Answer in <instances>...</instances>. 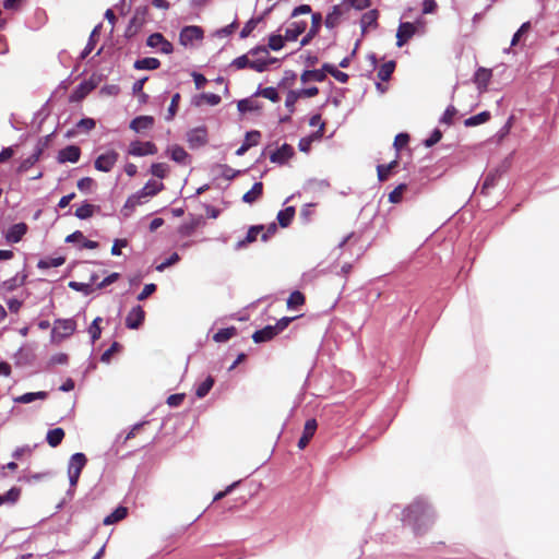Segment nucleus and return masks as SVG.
I'll list each match as a JSON object with an SVG mask.
<instances>
[{"label": "nucleus", "mask_w": 559, "mask_h": 559, "mask_svg": "<svg viewBox=\"0 0 559 559\" xmlns=\"http://www.w3.org/2000/svg\"><path fill=\"white\" fill-rule=\"evenodd\" d=\"M403 521L412 526L415 534L423 535L431 526L433 519L429 508L420 501L409 504L403 512Z\"/></svg>", "instance_id": "nucleus-1"}, {"label": "nucleus", "mask_w": 559, "mask_h": 559, "mask_svg": "<svg viewBox=\"0 0 559 559\" xmlns=\"http://www.w3.org/2000/svg\"><path fill=\"white\" fill-rule=\"evenodd\" d=\"M76 330V322L74 319H57L53 322L51 331V341L59 343L62 340L71 336Z\"/></svg>", "instance_id": "nucleus-2"}, {"label": "nucleus", "mask_w": 559, "mask_h": 559, "mask_svg": "<svg viewBox=\"0 0 559 559\" xmlns=\"http://www.w3.org/2000/svg\"><path fill=\"white\" fill-rule=\"evenodd\" d=\"M86 456L85 454L78 452L74 453L68 464V477L70 481V486L74 488L78 485L80 475L84 466L86 465Z\"/></svg>", "instance_id": "nucleus-3"}, {"label": "nucleus", "mask_w": 559, "mask_h": 559, "mask_svg": "<svg viewBox=\"0 0 559 559\" xmlns=\"http://www.w3.org/2000/svg\"><path fill=\"white\" fill-rule=\"evenodd\" d=\"M248 55L251 56H259L262 55V57H258L254 60H250V69L254 70L257 72H263L267 69V66L275 62V58L269 57V50L264 46H259L255 48H252L249 50Z\"/></svg>", "instance_id": "nucleus-4"}, {"label": "nucleus", "mask_w": 559, "mask_h": 559, "mask_svg": "<svg viewBox=\"0 0 559 559\" xmlns=\"http://www.w3.org/2000/svg\"><path fill=\"white\" fill-rule=\"evenodd\" d=\"M204 32L199 26H186L179 35L180 44L185 47H195L203 39Z\"/></svg>", "instance_id": "nucleus-5"}, {"label": "nucleus", "mask_w": 559, "mask_h": 559, "mask_svg": "<svg viewBox=\"0 0 559 559\" xmlns=\"http://www.w3.org/2000/svg\"><path fill=\"white\" fill-rule=\"evenodd\" d=\"M118 157H119V154L114 151V150H109L107 151L106 153L104 154H100L96 159H95V168L99 171H103V173H108L110 171L114 166L116 165L117 160H118Z\"/></svg>", "instance_id": "nucleus-6"}, {"label": "nucleus", "mask_w": 559, "mask_h": 559, "mask_svg": "<svg viewBox=\"0 0 559 559\" xmlns=\"http://www.w3.org/2000/svg\"><path fill=\"white\" fill-rule=\"evenodd\" d=\"M146 45L157 49L159 52L168 55L173 52V45L160 33H154L147 37Z\"/></svg>", "instance_id": "nucleus-7"}, {"label": "nucleus", "mask_w": 559, "mask_h": 559, "mask_svg": "<svg viewBox=\"0 0 559 559\" xmlns=\"http://www.w3.org/2000/svg\"><path fill=\"white\" fill-rule=\"evenodd\" d=\"M157 152L156 145L153 142L133 141L129 145L128 153L132 156H146L154 155Z\"/></svg>", "instance_id": "nucleus-8"}, {"label": "nucleus", "mask_w": 559, "mask_h": 559, "mask_svg": "<svg viewBox=\"0 0 559 559\" xmlns=\"http://www.w3.org/2000/svg\"><path fill=\"white\" fill-rule=\"evenodd\" d=\"M347 7L343 3L334 5L325 16L324 24L328 28H334L341 23L343 15L347 14Z\"/></svg>", "instance_id": "nucleus-9"}, {"label": "nucleus", "mask_w": 559, "mask_h": 559, "mask_svg": "<svg viewBox=\"0 0 559 559\" xmlns=\"http://www.w3.org/2000/svg\"><path fill=\"white\" fill-rule=\"evenodd\" d=\"M147 198H150V195H146L143 188L141 190H139L138 192L133 193L132 195H130L127 199L123 210H122L124 216H129L134 211V209L138 205H141L142 203H144L145 199H147Z\"/></svg>", "instance_id": "nucleus-10"}, {"label": "nucleus", "mask_w": 559, "mask_h": 559, "mask_svg": "<svg viewBox=\"0 0 559 559\" xmlns=\"http://www.w3.org/2000/svg\"><path fill=\"white\" fill-rule=\"evenodd\" d=\"M317 428H318V424L314 418L308 419L305 423L302 435L298 441V448L300 450L305 449L309 444L310 440L312 439V437L314 436V433L317 431Z\"/></svg>", "instance_id": "nucleus-11"}, {"label": "nucleus", "mask_w": 559, "mask_h": 559, "mask_svg": "<svg viewBox=\"0 0 559 559\" xmlns=\"http://www.w3.org/2000/svg\"><path fill=\"white\" fill-rule=\"evenodd\" d=\"M187 141L192 147H198L207 142V129L205 127H199L190 130L187 134Z\"/></svg>", "instance_id": "nucleus-12"}, {"label": "nucleus", "mask_w": 559, "mask_h": 559, "mask_svg": "<svg viewBox=\"0 0 559 559\" xmlns=\"http://www.w3.org/2000/svg\"><path fill=\"white\" fill-rule=\"evenodd\" d=\"M415 32L416 27L412 23H401L396 33V46L402 47L405 45L414 36Z\"/></svg>", "instance_id": "nucleus-13"}, {"label": "nucleus", "mask_w": 559, "mask_h": 559, "mask_svg": "<svg viewBox=\"0 0 559 559\" xmlns=\"http://www.w3.org/2000/svg\"><path fill=\"white\" fill-rule=\"evenodd\" d=\"M81 156V150L76 145H69L58 153V162L60 164L70 162V163H76L80 159Z\"/></svg>", "instance_id": "nucleus-14"}, {"label": "nucleus", "mask_w": 559, "mask_h": 559, "mask_svg": "<svg viewBox=\"0 0 559 559\" xmlns=\"http://www.w3.org/2000/svg\"><path fill=\"white\" fill-rule=\"evenodd\" d=\"M145 312L142 309L141 306L133 307L127 318H126V325L129 329H138L144 321Z\"/></svg>", "instance_id": "nucleus-15"}, {"label": "nucleus", "mask_w": 559, "mask_h": 559, "mask_svg": "<svg viewBox=\"0 0 559 559\" xmlns=\"http://www.w3.org/2000/svg\"><path fill=\"white\" fill-rule=\"evenodd\" d=\"M321 24H322L321 13H319V12L313 13L311 16V26H310L308 33L302 37V39L300 41L301 46L308 45L312 40V38H314L318 35V33L321 28Z\"/></svg>", "instance_id": "nucleus-16"}, {"label": "nucleus", "mask_w": 559, "mask_h": 559, "mask_svg": "<svg viewBox=\"0 0 559 559\" xmlns=\"http://www.w3.org/2000/svg\"><path fill=\"white\" fill-rule=\"evenodd\" d=\"M294 155V148L292 145L284 143L281 147L274 151L270 159L272 163L285 164Z\"/></svg>", "instance_id": "nucleus-17"}, {"label": "nucleus", "mask_w": 559, "mask_h": 559, "mask_svg": "<svg viewBox=\"0 0 559 559\" xmlns=\"http://www.w3.org/2000/svg\"><path fill=\"white\" fill-rule=\"evenodd\" d=\"M27 226L24 223L14 224L5 233V240L10 243L19 242L26 234Z\"/></svg>", "instance_id": "nucleus-18"}, {"label": "nucleus", "mask_w": 559, "mask_h": 559, "mask_svg": "<svg viewBox=\"0 0 559 559\" xmlns=\"http://www.w3.org/2000/svg\"><path fill=\"white\" fill-rule=\"evenodd\" d=\"M379 11L372 9L362 14L360 19L361 32L366 33L368 28L378 27Z\"/></svg>", "instance_id": "nucleus-19"}, {"label": "nucleus", "mask_w": 559, "mask_h": 559, "mask_svg": "<svg viewBox=\"0 0 559 559\" xmlns=\"http://www.w3.org/2000/svg\"><path fill=\"white\" fill-rule=\"evenodd\" d=\"M307 28L306 21L293 22L285 31V39L288 41L296 40Z\"/></svg>", "instance_id": "nucleus-20"}, {"label": "nucleus", "mask_w": 559, "mask_h": 559, "mask_svg": "<svg viewBox=\"0 0 559 559\" xmlns=\"http://www.w3.org/2000/svg\"><path fill=\"white\" fill-rule=\"evenodd\" d=\"M26 275L25 274H15L13 277L3 281L0 284V290L4 293H11L16 288L23 286L25 284Z\"/></svg>", "instance_id": "nucleus-21"}, {"label": "nucleus", "mask_w": 559, "mask_h": 559, "mask_svg": "<svg viewBox=\"0 0 559 559\" xmlns=\"http://www.w3.org/2000/svg\"><path fill=\"white\" fill-rule=\"evenodd\" d=\"M154 126V118L152 116H139L130 122V129L134 132L140 133L144 130H148Z\"/></svg>", "instance_id": "nucleus-22"}, {"label": "nucleus", "mask_w": 559, "mask_h": 559, "mask_svg": "<svg viewBox=\"0 0 559 559\" xmlns=\"http://www.w3.org/2000/svg\"><path fill=\"white\" fill-rule=\"evenodd\" d=\"M277 334H280V333L274 325H266L263 329L255 331L252 335V340L255 343H263V342L271 341Z\"/></svg>", "instance_id": "nucleus-23"}, {"label": "nucleus", "mask_w": 559, "mask_h": 559, "mask_svg": "<svg viewBox=\"0 0 559 559\" xmlns=\"http://www.w3.org/2000/svg\"><path fill=\"white\" fill-rule=\"evenodd\" d=\"M265 229L263 225H254L251 226L246 235V237L239 240L236 245L238 249L245 248L248 245L254 242L258 236Z\"/></svg>", "instance_id": "nucleus-24"}, {"label": "nucleus", "mask_w": 559, "mask_h": 559, "mask_svg": "<svg viewBox=\"0 0 559 559\" xmlns=\"http://www.w3.org/2000/svg\"><path fill=\"white\" fill-rule=\"evenodd\" d=\"M263 195V183L261 181L255 182L252 188L242 195V201L248 204H252L260 200Z\"/></svg>", "instance_id": "nucleus-25"}, {"label": "nucleus", "mask_w": 559, "mask_h": 559, "mask_svg": "<svg viewBox=\"0 0 559 559\" xmlns=\"http://www.w3.org/2000/svg\"><path fill=\"white\" fill-rule=\"evenodd\" d=\"M170 158L181 165H187L189 162L188 153L179 145H173L167 150Z\"/></svg>", "instance_id": "nucleus-26"}, {"label": "nucleus", "mask_w": 559, "mask_h": 559, "mask_svg": "<svg viewBox=\"0 0 559 559\" xmlns=\"http://www.w3.org/2000/svg\"><path fill=\"white\" fill-rule=\"evenodd\" d=\"M295 213H296V210L294 206H287L284 210H281L277 213V222H278L280 226L283 228L288 227L295 217Z\"/></svg>", "instance_id": "nucleus-27"}, {"label": "nucleus", "mask_w": 559, "mask_h": 559, "mask_svg": "<svg viewBox=\"0 0 559 559\" xmlns=\"http://www.w3.org/2000/svg\"><path fill=\"white\" fill-rule=\"evenodd\" d=\"M160 66V61L157 58L145 57L134 62L136 70H155Z\"/></svg>", "instance_id": "nucleus-28"}, {"label": "nucleus", "mask_w": 559, "mask_h": 559, "mask_svg": "<svg viewBox=\"0 0 559 559\" xmlns=\"http://www.w3.org/2000/svg\"><path fill=\"white\" fill-rule=\"evenodd\" d=\"M93 88H94V85L91 83H87V82L81 83L71 94L70 100L71 102L82 100Z\"/></svg>", "instance_id": "nucleus-29"}, {"label": "nucleus", "mask_w": 559, "mask_h": 559, "mask_svg": "<svg viewBox=\"0 0 559 559\" xmlns=\"http://www.w3.org/2000/svg\"><path fill=\"white\" fill-rule=\"evenodd\" d=\"M47 395L48 394L45 391L29 392V393H25L23 395L15 397L14 402L21 403V404H28V403L34 402L35 400H45V399H47Z\"/></svg>", "instance_id": "nucleus-30"}, {"label": "nucleus", "mask_w": 559, "mask_h": 559, "mask_svg": "<svg viewBox=\"0 0 559 559\" xmlns=\"http://www.w3.org/2000/svg\"><path fill=\"white\" fill-rule=\"evenodd\" d=\"M64 438V431L62 428L50 429L47 432L46 440L48 444L52 448L58 447Z\"/></svg>", "instance_id": "nucleus-31"}, {"label": "nucleus", "mask_w": 559, "mask_h": 559, "mask_svg": "<svg viewBox=\"0 0 559 559\" xmlns=\"http://www.w3.org/2000/svg\"><path fill=\"white\" fill-rule=\"evenodd\" d=\"M300 79L304 83H306L310 80H313L317 82H323L326 79V71H324L323 68L320 70H318V69L307 70L301 74Z\"/></svg>", "instance_id": "nucleus-32"}, {"label": "nucleus", "mask_w": 559, "mask_h": 559, "mask_svg": "<svg viewBox=\"0 0 559 559\" xmlns=\"http://www.w3.org/2000/svg\"><path fill=\"white\" fill-rule=\"evenodd\" d=\"M127 513H128V510L127 508L124 507H118L115 511H112L110 514H108L103 523L105 525H111V524H115L119 521H121L122 519H124L127 516Z\"/></svg>", "instance_id": "nucleus-33"}, {"label": "nucleus", "mask_w": 559, "mask_h": 559, "mask_svg": "<svg viewBox=\"0 0 559 559\" xmlns=\"http://www.w3.org/2000/svg\"><path fill=\"white\" fill-rule=\"evenodd\" d=\"M399 162L397 159L392 160L388 165H378L377 166V173H378V179L379 181L383 182L389 179L390 174L392 170L397 166Z\"/></svg>", "instance_id": "nucleus-34"}, {"label": "nucleus", "mask_w": 559, "mask_h": 559, "mask_svg": "<svg viewBox=\"0 0 559 559\" xmlns=\"http://www.w3.org/2000/svg\"><path fill=\"white\" fill-rule=\"evenodd\" d=\"M491 78V70L479 68L476 73L474 81L478 85V87H486Z\"/></svg>", "instance_id": "nucleus-35"}, {"label": "nucleus", "mask_w": 559, "mask_h": 559, "mask_svg": "<svg viewBox=\"0 0 559 559\" xmlns=\"http://www.w3.org/2000/svg\"><path fill=\"white\" fill-rule=\"evenodd\" d=\"M237 334V329L235 326H229L225 329H221L213 335V340L218 343L226 342L234 337Z\"/></svg>", "instance_id": "nucleus-36"}, {"label": "nucleus", "mask_w": 559, "mask_h": 559, "mask_svg": "<svg viewBox=\"0 0 559 559\" xmlns=\"http://www.w3.org/2000/svg\"><path fill=\"white\" fill-rule=\"evenodd\" d=\"M21 495V489L17 487H12L5 493L0 495V506L4 503L14 504Z\"/></svg>", "instance_id": "nucleus-37"}, {"label": "nucleus", "mask_w": 559, "mask_h": 559, "mask_svg": "<svg viewBox=\"0 0 559 559\" xmlns=\"http://www.w3.org/2000/svg\"><path fill=\"white\" fill-rule=\"evenodd\" d=\"M395 61H388L383 64H381V67L379 68L378 70V78L381 80V81H389L392 73L394 72L395 70Z\"/></svg>", "instance_id": "nucleus-38"}, {"label": "nucleus", "mask_w": 559, "mask_h": 559, "mask_svg": "<svg viewBox=\"0 0 559 559\" xmlns=\"http://www.w3.org/2000/svg\"><path fill=\"white\" fill-rule=\"evenodd\" d=\"M490 112L489 111H481L475 116H472L469 118H467L465 121H464V124L466 127H475V126H478V124H481V123H485L487 122L489 119H490Z\"/></svg>", "instance_id": "nucleus-39"}, {"label": "nucleus", "mask_w": 559, "mask_h": 559, "mask_svg": "<svg viewBox=\"0 0 559 559\" xmlns=\"http://www.w3.org/2000/svg\"><path fill=\"white\" fill-rule=\"evenodd\" d=\"M323 70L326 71V73L331 74L336 81L341 83H346L349 79L347 73L337 70L333 64L324 63Z\"/></svg>", "instance_id": "nucleus-40"}, {"label": "nucleus", "mask_w": 559, "mask_h": 559, "mask_svg": "<svg viewBox=\"0 0 559 559\" xmlns=\"http://www.w3.org/2000/svg\"><path fill=\"white\" fill-rule=\"evenodd\" d=\"M305 302H306L305 295L299 290H295L289 295V297L287 299V308L295 309L297 307L305 305Z\"/></svg>", "instance_id": "nucleus-41"}, {"label": "nucleus", "mask_w": 559, "mask_h": 559, "mask_svg": "<svg viewBox=\"0 0 559 559\" xmlns=\"http://www.w3.org/2000/svg\"><path fill=\"white\" fill-rule=\"evenodd\" d=\"M238 110L242 114L248 111H255L261 108L260 104L251 98L241 99L238 102Z\"/></svg>", "instance_id": "nucleus-42"}, {"label": "nucleus", "mask_w": 559, "mask_h": 559, "mask_svg": "<svg viewBox=\"0 0 559 559\" xmlns=\"http://www.w3.org/2000/svg\"><path fill=\"white\" fill-rule=\"evenodd\" d=\"M64 263V259L61 257L41 259L37 263V267L40 270H47L50 267H58Z\"/></svg>", "instance_id": "nucleus-43"}, {"label": "nucleus", "mask_w": 559, "mask_h": 559, "mask_svg": "<svg viewBox=\"0 0 559 559\" xmlns=\"http://www.w3.org/2000/svg\"><path fill=\"white\" fill-rule=\"evenodd\" d=\"M41 154V150L38 148L34 154H32L31 156H28L27 158H25L19 166L17 168V171L19 173H25L33 165H35L38 159H39V156Z\"/></svg>", "instance_id": "nucleus-44"}, {"label": "nucleus", "mask_w": 559, "mask_h": 559, "mask_svg": "<svg viewBox=\"0 0 559 559\" xmlns=\"http://www.w3.org/2000/svg\"><path fill=\"white\" fill-rule=\"evenodd\" d=\"M309 124L311 127L319 126V129L313 133V138L316 140H320L323 136L324 131H325V123L322 121L321 115H319V114L313 115L309 120Z\"/></svg>", "instance_id": "nucleus-45"}, {"label": "nucleus", "mask_w": 559, "mask_h": 559, "mask_svg": "<svg viewBox=\"0 0 559 559\" xmlns=\"http://www.w3.org/2000/svg\"><path fill=\"white\" fill-rule=\"evenodd\" d=\"M180 98H181V96L179 93H176L173 95L170 105H169V107L167 109V114L165 116V119L167 121H171L175 118V116L178 111V108H179Z\"/></svg>", "instance_id": "nucleus-46"}, {"label": "nucleus", "mask_w": 559, "mask_h": 559, "mask_svg": "<svg viewBox=\"0 0 559 559\" xmlns=\"http://www.w3.org/2000/svg\"><path fill=\"white\" fill-rule=\"evenodd\" d=\"M163 189H164L163 182L156 181V180H148L145 183V186L143 187V190L145 191L146 195H150V198L156 195Z\"/></svg>", "instance_id": "nucleus-47"}, {"label": "nucleus", "mask_w": 559, "mask_h": 559, "mask_svg": "<svg viewBox=\"0 0 559 559\" xmlns=\"http://www.w3.org/2000/svg\"><path fill=\"white\" fill-rule=\"evenodd\" d=\"M532 29L531 22H524L520 28L515 32V34L512 37L511 46H516L523 38L524 35H526Z\"/></svg>", "instance_id": "nucleus-48"}, {"label": "nucleus", "mask_w": 559, "mask_h": 559, "mask_svg": "<svg viewBox=\"0 0 559 559\" xmlns=\"http://www.w3.org/2000/svg\"><path fill=\"white\" fill-rule=\"evenodd\" d=\"M343 2L347 7L348 12L352 8L361 11L371 5V0H345Z\"/></svg>", "instance_id": "nucleus-49"}, {"label": "nucleus", "mask_w": 559, "mask_h": 559, "mask_svg": "<svg viewBox=\"0 0 559 559\" xmlns=\"http://www.w3.org/2000/svg\"><path fill=\"white\" fill-rule=\"evenodd\" d=\"M94 214V205L84 203L75 211V216L80 219L90 218Z\"/></svg>", "instance_id": "nucleus-50"}, {"label": "nucleus", "mask_w": 559, "mask_h": 559, "mask_svg": "<svg viewBox=\"0 0 559 559\" xmlns=\"http://www.w3.org/2000/svg\"><path fill=\"white\" fill-rule=\"evenodd\" d=\"M285 36L272 34L269 37L267 47L274 51H277L284 47Z\"/></svg>", "instance_id": "nucleus-51"}, {"label": "nucleus", "mask_w": 559, "mask_h": 559, "mask_svg": "<svg viewBox=\"0 0 559 559\" xmlns=\"http://www.w3.org/2000/svg\"><path fill=\"white\" fill-rule=\"evenodd\" d=\"M99 28H100V25H97V26L93 29V32H92V34H91V36H90V38H88V41H87V44H86L85 48H84V49H83V51L81 52V58H82V59L86 58V57L92 52V50L94 49V47H95V43H96V41H95V36H96V34L99 32Z\"/></svg>", "instance_id": "nucleus-52"}, {"label": "nucleus", "mask_w": 559, "mask_h": 559, "mask_svg": "<svg viewBox=\"0 0 559 559\" xmlns=\"http://www.w3.org/2000/svg\"><path fill=\"white\" fill-rule=\"evenodd\" d=\"M257 95H260L273 103H276L280 100V95H278V92L275 87H264L262 90H260Z\"/></svg>", "instance_id": "nucleus-53"}, {"label": "nucleus", "mask_w": 559, "mask_h": 559, "mask_svg": "<svg viewBox=\"0 0 559 559\" xmlns=\"http://www.w3.org/2000/svg\"><path fill=\"white\" fill-rule=\"evenodd\" d=\"M168 165L165 163H155L151 166V173L153 176L160 179L165 178L168 174Z\"/></svg>", "instance_id": "nucleus-54"}, {"label": "nucleus", "mask_w": 559, "mask_h": 559, "mask_svg": "<svg viewBox=\"0 0 559 559\" xmlns=\"http://www.w3.org/2000/svg\"><path fill=\"white\" fill-rule=\"evenodd\" d=\"M407 189L406 183H401L393 191L389 193V201L391 203H399L402 200L404 191Z\"/></svg>", "instance_id": "nucleus-55"}, {"label": "nucleus", "mask_w": 559, "mask_h": 559, "mask_svg": "<svg viewBox=\"0 0 559 559\" xmlns=\"http://www.w3.org/2000/svg\"><path fill=\"white\" fill-rule=\"evenodd\" d=\"M456 114L457 110L453 105L448 106L440 119V122L451 126Z\"/></svg>", "instance_id": "nucleus-56"}, {"label": "nucleus", "mask_w": 559, "mask_h": 559, "mask_svg": "<svg viewBox=\"0 0 559 559\" xmlns=\"http://www.w3.org/2000/svg\"><path fill=\"white\" fill-rule=\"evenodd\" d=\"M261 140V132L258 130H252L246 133V138L243 141L245 145H249V148L253 145H257Z\"/></svg>", "instance_id": "nucleus-57"}, {"label": "nucleus", "mask_w": 559, "mask_h": 559, "mask_svg": "<svg viewBox=\"0 0 559 559\" xmlns=\"http://www.w3.org/2000/svg\"><path fill=\"white\" fill-rule=\"evenodd\" d=\"M102 322V318L97 317L94 319L92 324L88 326V334L91 335L92 342L94 343L96 340L100 336V326L99 323Z\"/></svg>", "instance_id": "nucleus-58"}, {"label": "nucleus", "mask_w": 559, "mask_h": 559, "mask_svg": "<svg viewBox=\"0 0 559 559\" xmlns=\"http://www.w3.org/2000/svg\"><path fill=\"white\" fill-rule=\"evenodd\" d=\"M260 19H250L240 31V38H247L257 27Z\"/></svg>", "instance_id": "nucleus-59"}, {"label": "nucleus", "mask_w": 559, "mask_h": 559, "mask_svg": "<svg viewBox=\"0 0 559 559\" xmlns=\"http://www.w3.org/2000/svg\"><path fill=\"white\" fill-rule=\"evenodd\" d=\"M300 97V94L295 91H289L286 99H285V106L289 110V112H294L295 110V104L297 103L298 98Z\"/></svg>", "instance_id": "nucleus-60"}, {"label": "nucleus", "mask_w": 559, "mask_h": 559, "mask_svg": "<svg viewBox=\"0 0 559 559\" xmlns=\"http://www.w3.org/2000/svg\"><path fill=\"white\" fill-rule=\"evenodd\" d=\"M210 392V376L206 377L195 389V395L199 399L204 397Z\"/></svg>", "instance_id": "nucleus-61"}, {"label": "nucleus", "mask_w": 559, "mask_h": 559, "mask_svg": "<svg viewBox=\"0 0 559 559\" xmlns=\"http://www.w3.org/2000/svg\"><path fill=\"white\" fill-rule=\"evenodd\" d=\"M206 104H210V95L205 93L197 94L191 98L192 106L201 107Z\"/></svg>", "instance_id": "nucleus-62"}, {"label": "nucleus", "mask_w": 559, "mask_h": 559, "mask_svg": "<svg viewBox=\"0 0 559 559\" xmlns=\"http://www.w3.org/2000/svg\"><path fill=\"white\" fill-rule=\"evenodd\" d=\"M408 141L409 135L407 133H399L394 139L393 145L396 148V151H400L401 148L407 145Z\"/></svg>", "instance_id": "nucleus-63"}, {"label": "nucleus", "mask_w": 559, "mask_h": 559, "mask_svg": "<svg viewBox=\"0 0 559 559\" xmlns=\"http://www.w3.org/2000/svg\"><path fill=\"white\" fill-rule=\"evenodd\" d=\"M442 138V132L439 129H435L430 136L425 140V146L431 147L437 144Z\"/></svg>", "instance_id": "nucleus-64"}]
</instances>
